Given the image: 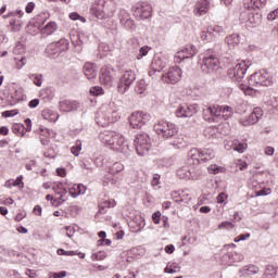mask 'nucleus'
Returning a JSON list of instances; mask_svg holds the SVG:
<instances>
[{"label": "nucleus", "instance_id": "e2e57ef3", "mask_svg": "<svg viewBox=\"0 0 278 278\" xmlns=\"http://www.w3.org/2000/svg\"><path fill=\"white\" fill-rule=\"evenodd\" d=\"M217 203H225V201H227V199H229V195H227V193L222 192L217 195Z\"/></svg>", "mask_w": 278, "mask_h": 278}, {"label": "nucleus", "instance_id": "680f3d73", "mask_svg": "<svg viewBox=\"0 0 278 278\" xmlns=\"http://www.w3.org/2000/svg\"><path fill=\"white\" fill-rule=\"evenodd\" d=\"M162 219V213L160 211L153 213L152 220L154 225H160V220Z\"/></svg>", "mask_w": 278, "mask_h": 278}, {"label": "nucleus", "instance_id": "c756f323", "mask_svg": "<svg viewBox=\"0 0 278 278\" xmlns=\"http://www.w3.org/2000/svg\"><path fill=\"white\" fill-rule=\"evenodd\" d=\"M56 46V51L59 53H64L65 51H68V47H71V42L66 38H62L59 41L54 42Z\"/></svg>", "mask_w": 278, "mask_h": 278}, {"label": "nucleus", "instance_id": "5701e85b", "mask_svg": "<svg viewBox=\"0 0 278 278\" xmlns=\"http://www.w3.org/2000/svg\"><path fill=\"white\" fill-rule=\"evenodd\" d=\"M114 130H104L100 132L99 138L103 144H106V147H110L112 149V140H114Z\"/></svg>", "mask_w": 278, "mask_h": 278}, {"label": "nucleus", "instance_id": "412c9836", "mask_svg": "<svg viewBox=\"0 0 278 278\" xmlns=\"http://www.w3.org/2000/svg\"><path fill=\"white\" fill-rule=\"evenodd\" d=\"M68 192L73 197V199H77L79 194H86V186L81 184H73V185H67Z\"/></svg>", "mask_w": 278, "mask_h": 278}, {"label": "nucleus", "instance_id": "c9c22d12", "mask_svg": "<svg viewBox=\"0 0 278 278\" xmlns=\"http://www.w3.org/2000/svg\"><path fill=\"white\" fill-rule=\"evenodd\" d=\"M277 277V267L273 265H268L265 268V271L263 274V278H276Z\"/></svg>", "mask_w": 278, "mask_h": 278}, {"label": "nucleus", "instance_id": "f704fd0d", "mask_svg": "<svg viewBox=\"0 0 278 278\" xmlns=\"http://www.w3.org/2000/svg\"><path fill=\"white\" fill-rule=\"evenodd\" d=\"M249 144L240 142L238 139L232 141V149L233 151H238V153H244Z\"/></svg>", "mask_w": 278, "mask_h": 278}, {"label": "nucleus", "instance_id": "423d86ee", "mask_svg": "<svg viewBox=\"0 0 278 278\" xmlns=\"http://www.w3.org/2000/svg\"><path fill=\"white\" fill-rule=\"evenodd\" d=\"M220 68V61L218 56L206 52L202 59L201 71L204 72L206 75L210 73H214Z\"/></svg>", "mask_w": 278, "mask_h": 278}, {"label": "nucleus", "instance_id": "3c124183", "mask_svg": "<svg viewBox=\"0 0 278 278\" xmlns=\"http://www.w3.org/2000/svg\"><path fill=\"white\" fill-rule=\"evenodd\" d=\"M89 92L93 97H99L100 94H104V90L99 86L91 87Z\"/></svg>", "mask_w": 278, "mask_h": 278}, {"label": "nucleus", "instance_id": "7ed1b4c3", "mask_svg": "<svg viewBox=\"0 0 278 278\" xmlns=\"http://www.w3.org/2000/svg\"><path fill=\"white\" fill-rule=\"evenodd\" d=\"M153 128L155 134L161 136V138H165V140H168V138H173V136H177V134H179V128L177 125L164 119H161L154 124Z\"/></svg>", "mask_w": 278, "mask_h": 278}, {"label": "nucleus", "instance_id": "2f4dec72", "mask_svg": "<svg viewBox=\"0 0 278 278\" xmlns=\"http://www.w3.org/2000/svg\"><path fill=\"white\" fill-rule=\"evenodd\" d=\"M207 173H210V175H219V173H227V168L217 164H211L207 167Z\"/></svg>", "mask_w": 278, "mask_h": 278}, {"label": "nucleus", "instance_id": "aec40b11", "mask_svg": "<svg viewBox=\"0 0 278 278\" xmlns=\"http://www.w3.org/2000/svg\"><path fill=\"white\" fill-rule=\"evenodd\" d=\"M210 0H197L193 8V14L195 16H203L210 12Z\"/></svg>", "mask_w": 278, "mask_h": 278}, {"label": "nucleus", "instance_id": "f8f14e48", "mask_svg": "<svg viewBox=\"0 0 278 278\" xmlns=\"http://www.w3.org/2000/svg\"><path fill=\"white\" fill-rule=\"evenodd\" d=\"M115 77H116V70H114V67L104 65L100 70L99 79L102 86H106V88H112Z\"/></svg>", "mask_w": 278, "mask_h": 278}, {"label": "nucleus", "instance_id": "39448f33", "mask_svg": "<svg viewBox=\"0 0 278 278\" xmlns=\"http://www.w3.org/2000/svg\"><path fill=\"white\" fill-rule=\"evenodd\" d=\"M134 81H136V72L131 70L125 71L117 80L118 94H125L131 88Z\"/></svg>", "mask_w": 278, "mask_h": 278}, {"label": "nucleus", "instance_id": "9d476101", "mask_svg": "<svg viewBox=\"0 0 278 278\" xmlns=\"http://www.w3.org/2000/svg\"><path fill=\"white\" fill-rule=\"evenodd\" d=\"M249 65L247 64V61H240L236 66L228 70V77L233 81L241 84L240 81L244 79V75H247Z\"/></svg>", "mask_w": 278, "mask_h": 278}, {"label": "nucleus", "instance_id": "0eeeda50", "mask_svg": "<svg viewBox=\"0 0 278 278\" xmlns=\"http://www.w3.org/2000/svg\"><path fill=\"white\" fill-rule=\"evenodd\" d=\"M128 121L132 129H142L144 125H149V123H151V114L142 111H136L131 113Z\"/></svg>", "mask_w": 278, "mask_h": 278}, {"label": "nucleus", "instance_id": "a211bd4d", "mask_svg": "<svg viewBox=\"0 0 278 278\" xmlns=\"http://www.w3.org/2000/svg\"><path fill=\"white\" fill-rule=\"evenodd\" d=\"M197 54V48L194 46H186L185 48L180 49L174 55L175 64H181L184 60H188L193 58Z\"/></svg>", "mask_w": 278, "mask_h": 278}, {"label": "nucleus", "instance_id": "4be33fe9", "mask_svg": "<svg viewBox=\"0 0 278 278\" xmlns=\"http://www.w3.org/2000/svg\"><path fill=\"white\" fill-rule=\"evenodd\" d=\"M267 0H243L245 10H262L266 5Z\"/></svg>", "mask_w": 278, "mask_h": 278}, {"label": "nucleus", "instance_id": "6ab92c4d", "mask_svg": "<svg viewBox=\"0 0 278 278\" xmlns=\"http://www.w3.org/2000/svg\"><path fill=\"white\" fill-rule=\"evenodd\" d=\"M197 112H199V104H184L176 109L175 114L177 118H190L191 116H194Z\"/></svg>", "mask_w": 278, "mask_h": 278}, {"label": "nucleus", "instance_id": "4c0bfd02", "mask_svg": "<svg viewBox=\"0 0 278 278\" xmlns=\"http://www.w3.org/2000/svg\"><path fill=\"white\" fill-rule=\"evenodd\" d=\"M177 177L180 179H192V173L189 172L188 167H181L177 169Z\"/></svg>", "mask_w": 278, "mask_h": 278}, {"label": "nucleus", "instance_id": "8fccbe9b", "mask_svg": "<svg viewBox=\"0 0 278 278\" xmlns=\"http://www.w3.org/2000/svg\"><path fill=\"white\" fill-rule=\"evenodd\" d=\"M71 153H73V155H75L76 157L77 155H79V153H81V140H77L75 142V146H73L71 149Z\"/></svg>", "mask_w": 278, "mask_h": 278}, {"label": "nucleus", "instance_id": "7c9ffc66", "mask_svg": "<svg viewBox=\"0 0 278 278\" xmlns=\"http://www.w3.org/2000/svg\"><path fill=\"white\" fill-rule=\"evenodd\" d=\"M189 157L192 160L193 164H201V149L193 148L189 151Z\"/></svg>", "mask_w": 278, "mask_h": 278}, {"label": "nucleus", "instance_id": "e433bc0d", "mask_svg": "<svg viewBox=\"0 0 278 278\" xmlns=\"http://www.w3.org/2000/svg\"><path fill=\"white\" fill-rule=\"evenodd\" d=\"M176 194H177V192L174 191L172 193V197H173L174 201H176L177 203H186V204H188V203H190L192 201V197H190V194H188V193L182 194L180 197V199H177Z\"/></svg>", "mask_w": 278, "mask_h": 278}, {"label": "nucleus", "instance_id": "338daca9", "mask_svg": "<svg viewBox=\"0 0 278 278\" xmlns=\"http://www.w3.org/2000/svg\"><path fill=\"white\" fill-rule=\"evenodd\" d=\"M0 203L2 205H12L14 203V199H12V198H3V199H0Z\"/></svg>", "mask_w": 278, "mask_h": 278}, {"label": "nucleus", "instance_id": "13d9d810", "mask_svg": "<svg viewBox=\"0 0 278 278\" xmlns=\"http://www.w3.org/2000/svg\"><path fill=\"white\" fill-rule=\"evenodd\" d=\"M236 227L231 222H223L218 225V229H233Z\"/></svg>", "mask_w": 278, "mask_h": 278}, {"label": "nucleus", "instance_id": "49530a36", "mask_svg": "<svg viewBox=\"0 0 278 278\" xmlns=\"http://www.w3.org/2000/svg\"><path fill=\"white\" fill-rule=\"evenodd\" d=\"M135 90L138 94H142L147 90V81L144 79L138 80Z\"/></svg>", "mask_w": 278, "mask_h": 278}, {"label": "nucleus", "instance_id": "ddd939ff", "mask_svg": "<svg viewBox=\"0 0 278 278\" xmlns=\"http://www.w3.org/2000/svg\"><path fill=\"white\" fill-rule=\"evenodd\" d=\"M239 21L245 27H257L262 23V15L258 13H251L250 11H243L240 14Z\"/></svg>", "mask_w": 278, "mask_h": 278}, {"label": "nucleus", "instance_id": "6e6552de", "mask_svg": "<svg viewBox=\"0 0 278 278\" xmlns=\"http://www.w3.org/2000/svg\"><path fill=\"white\" fill-rule=\"evenodd\" d=\"M249 86L252 88H258L261 86H271L273 77L267 72H256L252 74L248 80Z\"/></svg>", "mask_w": 278, "mask_h": 278}, {"label": "nucleus", "instance_id": "20e7f679", "mask_svg": "<svg viewBox=\"0 0 278 278\" xmlns=\"http://www.w3.org/2000/svg\"><path fill=\"white\" fill-rule=\"evenodd\" d=\"M68 182H52V190L55 193V199L52 202L54 207H60L62 203L68 201Z\"/></svg>", "mask_w": 278, "mask_h": 278}, {"label": "nucleus", "instance_id": "2eb2a0df", "mask_svg": "<svg viewBox=\"0 0 278 278\" xmlns=\"http://www.w3.org/2000/svg\"><path fill=\"white\" fill-rule=\"evenodd\" d=\"M23 16H25V12H23V10H16L8 13L3 18H11L10 26L12 27V30L21 31V27H23Z\"/></svg>", "mask_w": 278, "mask_h": 278}, {"label": "nucleus", "instance_id": "1a4fd4ad", "mask_svg": "<svg viewBox=\"0 0 278 278\" xmlns=\"http://www.w3.org/2000/svg\"><path fill=\"white\" fill-rule=\"evenodd\" d=\"M131 12L135 18L144 21L146 18H151V14H153V8L148 2H138L131 7Z\"/></svg>", "mask_w": 278, "mask_h": 278}, {"label": "nucleus", "instance_id": "58836bf2", "mask_svg": "<svg viewBox=\"0 0 278 278\" xmlns=\"http://www.w3.org/2000/svg\"><path fill=\"white\" fill-rule=\"evenodd\" d=\"M202 162H210V160H214V150L204 149L201 150Z\"/></svg>", "mask_w": 278, "mask_h": 278}, {"label": "nucleus", "instance_id": "f3484780", "mask_svg": "<svg viewBox=\"0 0 278 278\" xmlns=\"http://www.w3.org/2000/svg\"><path fill=\"white\" fill-rule=\"evenodd\" d=\"M262 116H264V111L262 108H254L253 112L245 117H241L239 123L240 125H243V127H249L251 125H255V123H258Z\"/></svg>", "mask_w": 278, "mask_h": 278}, {"label": "nucleus", "instance_id": "052dcab7", "mask_svg": "<svg viewBox=\"0 0 278 278\" xmlns=\"http://www.w3.org/2000/svg\"><path fill=\"white\" fill-rule=\"evenodd\" d=\"M160 179H162V176L160 174H154L151 180V186L155 188V186H160Z\"/></svg>", "mask_w": 278, "mask_h": 278}, {"label": "nucleus", "instance_id": "864d4df0", "mask_svg": "<svg viewBox=\"0 0 278 278\" xmlns=\"http://www.w3.org/2000/svg\"><path fill=\"white\" fill-rule=\"evenodd\" d=\"M149 51H151L150 47H148V46L141 47L139 50V54L137 55V60H142V58H144V55H147V53H149Z\"/></svg>", "mask_w": 278, "mask_h": 278}, {"label": "nucleus", "instance_id": "c03bdc74", "mask_svg": "<svg viewBox=\"0 0 278 278\" xmlns=\"http://www.w3.org/2000/svg\"><path fill=\"white\" fill-rule=\"evenodd\" d=\"M39 136H41V143L42 144H49V136H51V132H49V129L47 128H40Z\"/></svg>", "mask_w": 278, "mask_h": 278}, {"label": "nucleus", "instance_id": "f257e3e1", "mask_svg": "<svg viewBox=\"0 0 278 278\" xmlns=\"http://www.w3.org/2000/svg\"><path fill=\"white\" fill-rule=\"evenodd\" d=\"M231 116H233V109L229 105L212 104L203 110V118L206 123L229 121Z\"/></svg>", "mask_w": 278, "mask_h": 278}, {"label": "nucleus", "instance_id": "c85d7f7f", "mask_svg": "<svg viewBox=\"0 0 278 278\" xmlns=\"http://www.w3.org/2000/svg\"><path fill=\"white\" fill-rule=\"evenodd\" d=\"M84 74L87 79H94L97 77V67L92 63H86L84 66Z\"/></svg>", "mask_w": 278, "mask_h": 278}, {"label": "nucleus", "instance_id": "69168bd1", "mask_svg": "<svg viewBox=\"0 0 278 278\" xmlns=\"http://www.w3.org/2000/svg\"><path fill=\"white\" fill-rule=\"evenodd\" d=\"M251 238V233H245V235H239L233 239L235 242H241V240H249Z\"/></svg>", "mask_w": 278, "mask_h": 278}, {"label": "nucleus", "instance_id": "72a5a7b5", "mask_svg": "<svg viewBox=\"0 0 278 278\" xmlns=\"http://www.w3.org/2000/svg\"><path fill=\"white\" fill-rule=\"evenodd\" d=\"M208 34L214 38L216 36H220L222 34H225V28H223V26H219V25L208 26Z\"/></svg>", "mask_w": 278, "mask_h": 278}, {"label": "nucleus", "instance_id": "cd10ccee", "mask_svg": "<svg viewBox=\"0 0 278 278\" xmlns=\"http://www.w3.org/2000/svg\"><path fill=\"white\" fill-rule=\"evenodd\" d=\"M98 207H99V212H101L103 214L105 212V210L116 207V200H114V199L102 200L99 202Z\"/></svg>", "mask_w": 278, "mask_h": 278}, {"label": "nucleus", "instance_id": "bf43d9fd", "mask_svg": "<svg viewBox=\"0 0 278 278\" xmlns=\"http://www.w3.org/2000/svg\"><path fill=\"white\" fill-rule=\"evenodd\" d=\"M277 18H278V8L274 11H270L267 14V21H277Z\"/></svg>", "mask_w": 278, "mask_h": 278}, {"label": "nucleus", "instance_id": "ea45409f", "mask_svg": "<svg viewBox=\"0 0 278 278\" xmlns=\"http://www.w3.org/2000/svg\"><path fill=\"white\" fill-rule=\"evenodd\" d=\"M226 42L230 48L237 47V45H240V37L238 35H230L226 37Z\"/></svg>", "mask_w": 278, "mask_h": 278}, {"label": "nucleus", "instance_id": "a18cd8bd", "mask_svg": "<svg viewBox=\"0 0 278 278\" xmlns=\"http://www.w3.org/2000/svg\"><path fill=\"white\" fill-rule=\"evenodd\" d=\"M45 53L51 56L58 55L60 52L58 51V46H55L54 42H51L47 46Z\"/></svg>", "mask_w": 278, "mask_h": 278}, {"label": "nucleus", "instance_id": "774afa93", "mask_svg": "<svg viewBox=\"0 0 278 278\" xmlns=\"http://www.w3.org/2000/svg\"><path fill=\"white\" fill-rule=\"evenodd\" d=\"M56 175H58V177H66V168L58 167L56 168Z\"/></svg>", "mask_w": 278, "mask_h": 278}, {"label": "nucleus", "instance_id": "a19ab883", "mask_svg": "<svg viewBox=\"0 0 278 278\" xmlns=\"http://www.w3.org/2000/svg\"><path fill=\"white\" fill-rule=\"evenodd\" d=\"M124 168H125V165H123V163L116 162L110 167L109 173L111 175H116V173H122Z\"/></svg>", "mask_w": 278, "mask_h": 278}, {"label": "nucleus", "instance_id": "de8ad7c7", "mask_svg": "<svg viewBox=\"0 0 278 278\" xmlns=\"http://www.w3.org/2000/svg\"><path fill=\"white\" fill-rule=\"evenodd\" d=\"M12 129H13V132L17 134V136H25V125L14 124Z\"/></svg>", "mask_w": 278, "mask_h": 278}, {"label": "nucleus", "instance_id": "5fc2aeb1", "mask_svg": "<svg viewBox=\"0 0 278 278\" xmlns=\"http://www.w3.org/2000/svg\"><path fill=\"white\" fill-rule=\"evenodd\" d=\"M71 21H80V23H86V17L79 15L77 12L70 13Z\"/></svg>", "mask_w": 278, "mask_h": 278}, {"label": "nucleus", "instance_id": "473e14b6", "mask_svg": "<svg viewBox=\"0 0 278 278\" xmlns=\"http://www.w3.org/2000/svg\"><path fill=\"white\" fill-rule=\"evenodd\" d=\"M239 89L242 90V92L248 97H255V93L257 92L255 89L252 88L251 85H244L243 83H239Z\"/></svg>", "mask_w": 278, "mask_h": 278}, {"label": "nucleus", "instance_id": "603ef678", "mask_svg": "<svg viewBox=\"0 0 278 278\" xmlns=\"http://www.w3.org/2000/svg\"><path fill=\"white\" fill-rule=\"evenodd\" d=\"M12 181L14 188H20L21 190L25 188V182H23V176H18L15 180Z\"/></svg>", "mask_w": 278, "mask_h": 278}, {"label": "nucleus", "instance_id": "79ce46f5", "mask_svg": "<svg viewBox=\"0 0 278 278\" xmlns=\"http://www.w3.org/2000/svg\"><path fill=\"white\" fill-rule=\"evenodd\" d=\"M179 270H181V267H179L177 263H172V264H167V266L164 269V273L173 275L175 273H179Z\"/></svg>", "mask_w": 278, "mask_h": 278}, {"label": "nucleus", "instance_id": "4d7b16f0", "mask_svg": "<svg viewBox=\"0 0 278 278\" xmlns=\"http://www.w3.org/2000/svg\"><path fill=\"white\" fill-rule=\"evenodd\" d=\"M17 114H18V109L2 112L3 118H10L12 116H16Z\"/></svg>", "mask_w": 278, "mask_h": 278}, {"label": "nucleus", "instance_id": "dca6fc26", "mask_svg": "<svg viewBox=\"0 0 278 278\" xmlns=\"http://www.w3.org/2000/svg\"><path fill=\"white\" fill-rule=\"evenodd\" d=\"M112 114H116V112L112 111V108L103 106L98 112L96 117L98 125H101V127H106V125H110V123H114V118L112 117Z\"/></svg>", "mask_w": 278, "mask_h": 278}, {"label": "nucleus", "instance_id": "37998d69", "mask_svg": "<svg viewBox=\"0 0 278 278\" xmlns=\"http://www.w3.org/2000/svg\"><path fill=\"white\" fill-rule=\"evenodd\" d=\"M273 189L270 188H263L258 189L257 187H254V194L255 197H268V194H271Z\"/></svg>", "mask_w": 278, "mask_h": 278}, {"label": "nucleus", "instance_id": "bb28decb", "mask_svg": "<svg viewBox=\"0 0 278 278\" xmlns=\"http://www.w3.org/2000/svg\"><path fill=\"white\" fill-rule=\"evenodd\" d=\"M77 102L71 100H63L60 102L61 112H73V110H77Z\"/></svg>", "mask_w": 278, "mask_h": 278}, {"label": "nucleus", "instance_id": "a878e982", "mask_svg": "<svg viewBox=\"0 0 278 278\" xmlns=\"http://www.w3.org/2000/svg\"><path fill=\"white\" fill-rule=\"evenodd\" d=\"M58 31V23L49 22L46 26L40 29V34L43 37L53 36Z\"/></svg>", "mask_w": 278, "mask_h": 278}, {"label": "nucleus", "instance_id": "0e129e2a", "mask_svg": "<svg viewBox=\"0 0 278 278\" xmlns=\"http://www.w3.org/2000/svg\"><path fill=\"white\" fill-rule=\"evenodd\" d=\"M36 8V3L34 2H28L25 7V12L26 14H31L34 12V9Z\"/></svg>", "mask_w": 278, "mask_h": 278}, {"label": "nucleus", "instance_id": "f03ea898", "mask_svg": "<svg viewBox=\"0 0 278 278\" xmlns=\"http://www.w3.org/2000/svg\"><path fill=\"white\" fill-rule=\"evenodd\" d=\"M90 12L100 21L112 18L116 13V2L114 0H96L91 5Z\"/></svg>", "mask_w": 278, "mask_h": 278}, {"label": "nucleus", "instance_id": "b1692460", "mask_svg": "<svg viewBox=\"0 0 278 278\" xmlns=\"http://www.w3.org/2000/svg\"><path fill=\"white\" fill-rule=\"evenodd\" d=\"M113 136L115 137L112 140L111 149H113V151H121V149H123V144H125V137L116 131Z\"/></svg>", "mask_w": 278, "mask_h": 278}, {"label": "nucleus", "instance_id": "393cba45", "mask_svg": "<svg viewBox=\"0 0 278 278\" xmlns=\"http://www.w3.org/2000/svg\"><path fill=\"white\" fill-rule=\"evenodd\" d=\"M260 273V267L257 265H245L240 269V274L242 277H253V275H257Z\"/></svg>", "mask_w": 278, "mask_h": 278}, {"label": "nucleus", "instance_id": "9b49d317", "mask_svg": "<svg viewBox=\"0 0 278 278\" xmlns=\"http://www.w3.org/2000/svg\"><path fill=\"white\" fill-rule=\"evenodd\" d=\"M135 147L138 155H147L151 149V138L147 134H139L135 139Z\"/></svg>", "mask_w": 278, "mask_h": 278}, {"label": "nucleus", "instance_id": "4468645a", "mask_svg": "<svg viewBox=\"0 0 278 278\" xmlns=\"http://www.w3.org/2000/svg\"><path fill=\"white\" fill-rule=\"evenodd\" d=\"M181 75H184L181 67L172 66L162 75V81H164V84H178V81H181Z\"/></svg>", "mask_w": 278, "mask_h": 278}, {"label": "nucleus", "instance_id": "09e8293b", "mask_svg": "<svg viewBox=\"0 0 278 278\" xmlns=\"http://www.w3.org/2000/svg\"><path fill=\"white\" fill-rule=\"evenodd\" d=\"M29 79H31L35 84V86H38V88H40V86H42V74H31L29 76Z\"/></svg>", "mask_w": 278, "mask_h": 278}, {"label": "nucleus", "instance_id": "6e6d98bb", "mask_svg": "<svg viewBox=\"0 0 278 278\" xmlns=\"http://www.w3.org/2000/svg\"><path fill=\"white\" fill-rule=\"evenodd\" d=\"M200 38L204 42H210L212 41L213 36H210V30H202L200 34Z\"/></svg>", "mask_w": 278, "mask_h": 278}]
</instances>
